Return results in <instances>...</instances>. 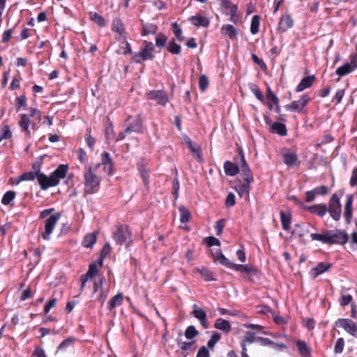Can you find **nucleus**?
Masks as SVG:
<instances>
[{"mask_svg":"<svg viewBox=\"0 0 357 357\" xmlns=\"http://www.w3.org/2000/svg\"><path fill=\"white\" fill-rule=\"evenodd\" d=\"M100 167V164L97 163L93 166L88 165L84 167L83 172L84 195L95 194L99 190L102 178L96 174V172Z\"/></svg>","mask_w":357,"mask_h":357,"instance_id":"nucleus-1","label":"nucleus"},{"mask_svg":"<svg viewBox=\"0 0 357 357\" xmlns=\"http://www.w3.org/2000/svg\"><path fill=\"white\" fill-rule=\"evenodd\" d=\"M68 170L67 165H60L59 167L50 175L40 174L38 177V182L42 190H45L50 187H54L59 184L60 180L66 177Z\"/></svg>","mask_w":357,"mask_h":357,"instance_id":"nucleus-2","label":"nucleus"},{"mask_svg":"<svg viewBox=\"0 0 357 357\" xmlns=\"http://www.w3.org/2000/svg\"><path fill=\"white\" fill-rule=\"evenodd\" d=\"M155 46L153 43L144 40L142 46L138 52L132 54V59L137 63H140L144 61L153 59Z\"/></svg>","mask_w":357,"mask_h":357,"instance_id":"nucleus-3","label":"nucleus"},{"mask_svg":"<svg viewBox=\"0 0 357 357\" xmlns=\"http://www.w3.org/2000/svg\"><path fill=\"white\" fill-rule=\"evenodd\" d=\"M131 236L132 233L128 225H121L113 232L112 238L116 244L123 245L130 244L132 241Z\"/></svg>","mask_w":357,"mask_h":357,"instance_id":"nucleus-4","label":"nucleus"},{"mask_svg":"<svg viewBox=\"0 0 357 357\" xmlns=\"http://www.w3.org/2000/svg\"><path fill=\"white\" fill-rule=\"evenodd\" d=\"M328 245H345L349 241L348 234L343 229L328 230Z\"/></svg>","mask_w":357,"mask_h":357,"instance_id":"nucleus-5","label":"nucleus"},{"mask_svg":"<svg viewBox=\"0 0 357 357\" xmlns=\"http://www.w3.org/2000/svg\"><path fill=\"white\" fill-rule=\"evenodd\" d=\"M328 212L335 221H338L341 218L342 206L336 194H333L329 199Z\"/></svg>","mask_w":357,"mask_h":357,"instance_id":"nucleus-6","label":"nucleus"},{"mask_svg":"<svg viewBox=\"0 0 357 357\" xmlns=\"http://www.w3.org/2000/svg\"><path fill=\"white\" fill-rule=\"evenodd\" d=\"M60 214L56 213L50 216L45 221V230L41 233L42 238L45 240H50V235L52 233L58 220L60 218Z\"/></svg>","mask_w":357,"mask_h":357,"instance_id":"nucleus-7","label":"nucleus"},{"mask_svg":"<svg viewBox=\"0 0 357 357\" xmlns=\"http://www.w3.org/2000/svg\"><path fill=\"white\" fill-rule=\"evenodd\" d=\"M149 100L155 101L158 105H165L169 102V97L163 90H153L146 93Z\"/></svg>","mask_w":357,"mask_h":357,"instance_id":"nucleus-8","label":"nucleus"},{"mask_svg":"<svg viewBox=\"0 0 357 357\" xmlns=\"http://www.w3.org/2000/svg\"><path fill=\"white\" fill-rule=\"evenodd\" d=\"M239 169L241 172L242 176L243 179L248 183L253 182V175L252 173L245 161L244 155L242 151L240 153V163H239Z\"/></svg>","mask_w":357,"mask_h":357,"instance_id":"nucleus-9","label":"nucleus"},{"mask_svg":"<svg viewBox=\"0 0 357 357\" xmlns=\"http://www.w3.org/2000/svg\"><path fill=\"white\" fill-rule=\"evenodd\" d=\"M336 324L354 337H357V326L349 319H339Z\"/></svg>","mask_w":357,"mask_h":357,"instance_id":"nucleus-10","label":"nucleus"},{"mask_svg":"<svg viewBox=\"0 0 357 357\" xmlns=\"http://www.w3.org/2000/svg\"><path fill=\"white\" fill-rule=\"evenodd\" d=\"M266 102L268 109L273 112H279V99L273 93L270 86H268L266 89Z\"/></svg>","mask_w":357,"mask_h":357,"instance_id":"nucleus-11","label":"nucleus"},{"mask_svg":"<svg viewBox=\"0 0 357 357\" xmlns=\"http://www.w3.org/2000/svg\"><path fill=\"white\" fill-rule=\"evenodd\" d=\"M357 68V58L354 56L350 63H346L343 66L339 67L336 70V74L340 77L344 76L352 72Z\"/></svg>","mask_w":357,"mask_h":357,"instance_id":"nucleus-12","label":"nucleus"},{"mask_svg":"<svg viewBox=\"0 0 357 357\" xmlns=\"http://www.w3.org/2000/svg\"><path fill=\"white\" fill-rule=\"evenodd\" d=\"M100 166H103V169L107 174L112 175L114 172V163L108 152H103L101 155Z\"/></svg>","mask_w":357,"mask_h":357,"instance_id":"nucleus-13","label":"nucleus"},{"mask_svg":"<svg viewBox=\"0 0 357 357\" xmlns=\"http://www.w3.org/2000/svg\"><path fill=\"white\" fill-rule=\"evenodd\" d=\"M191 314L199 321L204 328L207 329L208 328V324L206 319V313L202 308L195 304L193 305V310Z\"/></svg>","mask_w":357,"mask_h":357,"instance_id":"nucleus-14","label":"nucleus"},{"mask_svg":"<svg viewBox=\"0 0 357 357\" xmlns=\"http://www.w3.org/2000/svg\"><path fill=\"white\" fill-rule=\"evenodd\" d=\"M227 268H231L238 271L239 273H242L243 271L247 273L249 275H253L257 273V270L253 266L249 264H236L232 262H230L229 266Z\"/></svg>","mask_w":357,"mask_h":357,"instance_id":"nucleus-15","label":"nucleus"},{"mask_svg":"<svg viewBox=\"0 0 357 357\" xmlns=\"http://www.w3.org/2000/svg\"><path fill=\"white\" fill-rule=\"evenodd\" d=\"M303 208L312 214H316L319 217H324L328 212L327 206L324 204H319L312 206H303Z\"/></svg>","mask_w":357,"mask_h":357,"instance_id":"nucleus-16","label":"nucleus"},{"mask_svg":"<svg viewBox=\"0 0 357 357\" xmlns=\"http://www.w3.org/2000/svg\"><path fill=\"white\" fill-rule=\"evenodd\" d=\"M353 195H348L347 196V202L344 205V216L346 219V222L347 224H349L351 220L352 215H353Z\"/></svg>","mask_w":357,"mask_h":357,"instance_id":"nucleus-17","label":"nucleus"},{"mask_svg":"<svg viewBox=\"0 0 357 357\" xmlns=\"http://www.w3.org/2000/svg\"><path fill=\"white\" fill-rule=\"evenodd\" d=\"M211 252L215 261L226 267L229 266L231 261L222 253L220 249L211 250Z\"/></svg>","mask_w":357,"mask_h":357,"instance_id":"nucleus-18","label":"nucleus"},{"mask_svg":"<svg viewBox=\"0 0 357 357\" xmlns=\"http://www.w3.org/2000/svg\"><path fill=\"white\" fill-rule=\"evenodd\" d=\"M214 327L226 334L229 333L231 331V326L229 321L222 318H218L215 320Z\"/></svg>","mask_w":357,"mask_h":357,"instance_id":"nucleus-19","label":"nucleus"},{"mask_svg":"<svg viewBox=\"0 0 357 357\" xmlns=\"http://www.w3.org/2000/svg\"><path fill=\"white\" fill-rule=\"evenodd\" d=\"M102 259H100L98 261H93L89 265L87 272L84 275L91 280L94 276L98 275L99 268L102 267Z\"/></svg>","mask_w":357,"mask_h":357,"instance_id":"nucleus-20","label":"nucleus"},{"mask_svg":"<svg viewBox=\"0 0 357 357\" xmlns=\"http://www.w3.org/2000/svg\"><path fill=\"white\" fill-rule=\"evenodd\" d=\"M224 170L226 175L234 176L240 172L239 165H238L227 160L224 164Z\"/></svg>","mask_w":357,"mask_h":357,"instance_id":"nucleus-21","label":"nucleus"},{"mask_svg":"<svg viewBox=\"0 0 357 357\" xmlns=\"http://www.w3.org/2000/svg\"><path fill=\"white\" fill-rule=\"evenodd\" d=\"M315 80L314 75H310L303 77L300 83L297 85L296 91L301 92L307 88H310Z\"/></svg>","mask_w":357,"mask_h":357,"instance_id":"nucleus-22","label":"nucleus"},{"mask_svg":"<svg viewBox=\"0 0 357 357\" xmlns=\"http://www.w3.org/2000/svg\"><path fill=\"white\" fill-rule=\"evenodd\" d=\"M127 127L130 126H137V130H132V132H139L142 131V123L140 116L139 114H136L135 116H128L126 120Z\"/></svg>","mask_w":357,"mask_h":357,"instance_id":"nucleus-23","label":"nucleus"},{"mask_svg":"<svg viewBox=\"0 0 357 357\" xmlns=\"http://www.w3.org/2000/svg\"><path fill=\"white\" fill-rule=\"evenodd\" d=\"M189 20L193 25L196 26L207 27L210 24V20L208 18L201 15L191 16L189 18Z\"/></svg>","mask_w":357,"mask_h":357,"instance_id":"nucleus-24","label":"nucleus"},{"mask_svg":"<svg viewBox=\"0 0 357 357\" xmlns=\"http://www.w3.org/2000/svg\"><path fill=\"white\" fill-rule=\"evenodd\" d=\"M123 296L122 293H118L114 296L112 297L108 301L107 309L112 311L115 307L120 306L123 304Z\"/></svg>","mask_w":357,"mask_h":357,"instance_id":"nucleus-25","label":"nucleus"},{"mask_svg":"<svg viewBox=\"0 0 357 357\" xmlns=\"http://www.w3.org/2000/svg\"><path fill=\"white\" fill-rule=\"evenodd\" d=\"M293 26V20L289 15H285L281 17L279 22L278 29L284 32L288 29Z\"/></svg>","mask_w":357,"mask_h":357,"instance_id":"nucleus-26","label":"nucleus"},{"mask_svg":"<svg viewBox=\"0 0 357 357\" xmlns=\"http://www.w3.org/2000/svg\"><path fill=\"white\" fill-rule=\"evenodd\" d=\"M296 344L298 348V351L302 357L311 356V349L305 342L303 340H297Z\"/></svg>","mask_w":357,"mask_h":357,"instance_id":"nucleus-27","label":"nucleus"},{"mask_svg":"<svg viewBox=\"0 0 357 357\" xmlns=\"http://www.w3.org/2000/svg\"><path fill=\"white\" fill-rule=\"evenodd\" d=\"M250 183L246 182L245 183H239L235 186V190L241 197H249Z\"/></svg>","mask_w":357,"mask_h":357,"instance_id":"nucleus-28","label":"nucleus"},{"mask_svg":"<svg viewBox=\"0 0 357 357\" xmlns=\"http://www.w3.org/2000/svg\"><path fill=\"white\" fill-rule=\"evenodd\" d=\"M32 124L31 121L30 120V118L25 114H23L21 116V119L19 121V126L21 128V130L26 133V135H30V131L29 130V126Z\"/></svg>","mask_w":357,"mask_h":357,"instance_id":"nucleus-29","label":"nucleus"},{"mask_svg":"<svg viewBox=\"0 0 357 357\" xmlns=\"http://www.w3.org/2000/svg\"><path fill=\"white\" fill-rule=\"evenodd\" d=\"M137 169L140 174V176L143 180L144 185L146 189L149 187V172L145 169L142 162H139L137 164Z\"/></svg>","mask_w":357,"mask_h":357,"instance_id":"nucleus-30","label":"nucleus"},{"mask_svg":"<svg viewBox=\"0 0 357 357\" xmlns=\"http://www.w3.org/2000/svg\"><path fill=\"white\" fill-rule=\"evenodd\" d=\"M158 26L153 23H143L142 24L141 35L146 36L149 34H155L158 31Z\"/></svg>","mask_w":357,"mask_h":357,"instance_id":"nucleus-31","label":"nucleus"},{"mask_svg":"<svg viewBox=\"0 0 357 357\" xmlns=\"http://www.w3.org/2000/svg\"><path fill=\"white\" fill-rule=\"evenodd\" d=\"M270 131L273 133L278 134L280 136H286L287 135L285 125L280 122H274L273 124H271Z\"/></svg>","mask_w":357,"mask_h":357,"instance_id":"nucleus-32","label":"nucleus"},{"mask_svg":"<svg viewBox=\"0 0 357 357\" xmlns=\"http://www.w3.org/2000/svg\"><path fill=\"white\" fill-rule=\"evenodd\" d=\"M97 241L96 234L92 232L85 235L82 241V245L85 248H92Z\"/></svg>","mask_w":357,"mask_h":357,"instance_id":"nucleus-33","label":"nucleus"},{"mask_svg":"<svg viewBox=\"0 0 357 357\" xmlns=\"http://www.w3.org/2000/svg\"><path fill=\"white\" fill-rule=\"evenodd\" d=\"M221 32L223 35L233 39L237 34V29L233 25L226 24L222 26Z\"/></svg>","mask_w":357,"mask_h":357,"instance_id":"nucleus-34","label":"nucleus"},{"mask_svg":"<svg viewBox=\"0 0 357 357\" xmlns=\"http://www.w3.org/2000/svg\"><path fill=\"white\" fill-rule=\"evenodd\" d=\"M331 266L332 264L330 263L319 262L317 266L312 269L314 277H317L319 275H321L327 271Z\"/></svg>","mask_w":357,"mask_h":357,"instance_id":"nucleus-35","label":"nucleus"},{"mask_svg":"<svg viewBox=\"0 0 357 357\" xmlns=\"http://www.w3.org/2000/svg\"><path fill=\"white\" fill-rule=\"evenodd\" d=\"M340 305L342 307H345L346 305L354 303L353 301V296L351 294H347L345 291H342L340 292V297L338 300Z\"/></svg>","mask_w":357,"mask_h":357,"instance_id":"nucleus-36","label":"nucleus"},{"mask_svg":"<svg viewBox=\"0 0 357 357\" xmlns=\"http://www.w3.org/2000/svg\"><path fill=\"white\" fill-rule=\"evenodd\" d=\"M283 161L285 165L289 167H293L296 165L298 158L294 153H287L283 155Z\"/></svg>","mask_w":357,"mask_h":357,"instance_id":"nucleus-37","label":"nucleus"},{"mask_svg":"<svg viewBox=\"0 0 357 357\" xmlns=\"http://www.w3.org/2000/svg\"><path fill=\"white\" fill-rule=\"evenodd\" d=\"M197 271L200 273L202 278L205 281H215L216 279L214 278L213 273L206 267H202L197 269Z\"/></svg>","mask_w":357,"mask_h":357,"instance_id":"nucleus-38","label":"nucleus"},{"mask_svg":"<svg viewBox=\"0 0 357 357\" xmlns=\"http://www.w3.org/2000/svg\"><path fill=\"white\" fill-rule=\"evenodd\" d=\"M12 132L10 126L3 123L0 128V142L3 139H9L12 137Z\"/></svg>","mask_w":357,"mask_h":357,"instance_id":"nucleus-39","label":"nucleus"},{"mask_svg":"<svg viewBox=\"0 0 357 357\" xmlns=\"http://www.w3.org/2000/svg\"><path fill=\"white\" fill-rule=\"evenodd\" d=\"M310 237L313 241H318L322 243L328 244V230H325L321 234L312 233L310 234Z\"/></svg>","mask_w":357,"mask_h":357,"instance_id":"nucleus-40","label":"nucleus"},{"mask_svg":"<svg viewBox=\"0 0 357 357\" xmlns=\"http://www.w3.org/2000/svg\"><path fill=\"white\" fill-rule=\"evenodd\" d=\"M249 89L255 96V97L261 102H265L264 95L258 86L254 83H250L248 84Z\"/></svg>","mask_w":357,"mask_h":357,"instance_id":"nucleus-41","label":"nucleus"},{"mask_svg":"<svg viewBox=\"0 0 357 357\" xmlns=\"http://www.w3.org/2000/svg\"><path fill=\"white\" fill-rule=\"evenodd\" d=\"M178 211L180 213V222L181 223H187L189 222L191 216L189 210L184 206L181 205L178 207Z\"/></svg>","mask_w":357,"mask_h":357,"instance_id":"nucleus-42","label":"nucleus"},{"mask_svg":"<svg viewBox=\"0 0 357 357\" xmlns=\"http://www.w3.org/2000/svg\"><path fill=\"white\" fill-rule=\"evenodd\" d=\"M308 100L307 96H303L300 100L293 102L290 107L293 109L301 110L307 105Z\"/></svg>","mask_w":357,"mask_h":357,"instance_id":"nucleus-43","label":"nucleus"},{"mask_svg":"<svg viewBox=\"0 0 357 357\" xmlns=\"http://www.w3.org/2000/svg\"><path fill=\"white\" fill-rule=\"evenodd\" d=\"M280 219L282 226L284 230L288 231L290 229L291 219L289 215L286 214L284 211H280Z\"/></svg>","mask_w":357,"mask_h":357,"instance_id":"nucleus-44","label":"nucleus"},{"mask_svg":"<svg viewBox=\"0 0 357 357\" xmlns=\"http://www.w3.org/2000/svg\"><path fill=\"white\" fill-rule=\"evenodd\" d=\"M189 149L198 161L202 160V151L200 146L197 144L190 143Z\"/></svg>","mask_w":357,"mask_h":357,"instance_id":"nucleus-45","label":"nucleus"},{"mask_svg":"<svg viewBox=\"0 0 357 357\" xmlns=\"http://www.w3.org/2000/svg\"><path fill=\"white\" fill-rule=\"evenodd\" d=\"M259 17L254 15L250 24V32L252 34L255 35L259 32Z\"/></svg>","mask_w":357,"mask_h":357,"instance_id":"nucleus-46","label":"nucleus"},{"mask_svg":"<svg viewBox=\"0 0 357 357\" xmlns=\"http://www.w3.org/2000/svg\"><path fill=\"white\" fill-rule=\"evenodd\" d=\"M167 50L173 54H179L181 53V45L176 44L174 40H172L167 47Z\"/></svg>","mask_w":357,"mask_h":357,"instance_id":"nucleus-47","label":"nucleus"},{"mask_svg":"<svg viewBox=\"0 0 357 357\" xmlns=\"http://www.w3.org/2000/svg\"><path fill=\"white\" fill-rule=\"evenodd\" d=\"M15 192L12 190L7 191L1 199V203L3 205H8L15 199Z\"/></svg>","mask_w":357,"mask_h":357,"instance_id":"nucleus-48","label":"nucleus"},{"mask_svg":"<svg viewBox=\"0 0 357 357\" xmlns=\"http://www.w3.org/2000/svg\"><path fill=\"white\" fill-rule=\"evenodd\" d=\"M181 335L177 338L176 342L180 347V349L183 351H188L190 350L194 344V341L192 342H183L181 338Z\"/></svg>","mask_w":357,"mask_h":357,"instance_id":"nucleus-49","label":"nucleus"},{"mask_svg":"<svg viewBox=\"0 0 357 357\" xmlns=\"http://www.w3.org/2000/svg\"><path fill=\"white\" fill-rule=\"evenodd\" d=\"M237 6L234 5L227 10V15H230V20L234 23H237L238 20V16L237 15Z\"/></svg>","mask_w":357,"mask_h":357,"instance_id":"nucleus-50","label":"nucleus"},{"mask_svg":"<svg viewBox=\"0 0 357 357\" xmlns=\"http://www.w3.org/2000/svg\"><path fill=\"white\" fill-rule=\"evenodd\" d=\"M199 332L194 326H189L185 331V336L187 339H192L198 335Z\"/></svg>","mask_w":357,"mask_h":357,"instance_id":"nucleus-51","label":"nucleus"},{"mask_svg":"<svg viewBox=\"0 0 357 357\" xmlns=\"http://www.w3.org/2000/svg\"><path fill=\"white\" fill-rule=\"evenodd\" d=\"M138 130L137 126L126 127V128L123 131L119 133L118 137L116 139V141L119 142V141L123 140L126 137V135L132 132V130Z\"/></svg>","mask_w":357,"mask_h":357,"instance_id":"nucleus-52","label":"nucleus"},{"mask_svg":"<svg viewBox=\"0 0 357 357\" xmlns=\"http://www.w3.org/2000/svg\"><path fill=\"white\" fill-rule=\"evenodd\" d=\"M26 98L24 96H20L15 99L17 109H26Z\"/></svg>","mask_w":357,"mask_h":357,"instance_id":"nucleus-53","label":"nucleus"},{"mask_svg":"<svg viewBox=\"0 0 357 357\" xmlns=\"http://www.w3.org/2000/svg\"><path fill=\"white\" fill-rule=\"evenodd\" d=\"M344 347V340L342 337H340L336 340L335 347H334V352L335 354H341Z\"/></svg>","mask_w":357,"mask_h":357,"instance_id":"nucleus-54","label":"nucleus"},{"mask_svg":"<svg viewBox=\"0 0 357 357\" xmlns=\"http://www.w3.org/2000/svg\"><path fill=\"white\" fill-rule=\"evenodd\" d=\"M38 179V175L33 172H25L20 176V181H33Z\"/></svg>","mask_w":357,"mask_h":357,"instance_id":"nucleus-55","label":"nucleus"},{"mask_svg":"<svg viewBox=\"0 0 357 357\" xmlns=\"http://www.w3.org/2000/svg\"><path fill=\"white\" fill-rule=\"evenodd\" d=\"M204 242L207 244L208 246L211 247L213 245H216L220 247L221 243L219 239L214 236H208L204 238Z\"/></svg>","mask_w":357,"mask_h":357,"instance_id":"nucleus-56","label":"nucleus"},{"mask_svg":"<svg viewBox=\"0 0 357 357\" xmlns=\"http://www.w3.org/2000/svg\"><path fill=\"white\" fill-rule=\"evenodd\" d=\"M167 38L162 33H159L155 38V45L158 47H164L166 44Z\"/></svg>","mask_w":357,"mask_h":357,"instance_id":"nucleus-57","label":"nucleus"},{"mask_svg":"<svg viewBox=\"0 0 357 357\" xmlns=\"http://www.w3.org/2000/svg\"><path fill=\"white\" fill-rule=\"evenodd\" d=\"M255 341V333L250 332V331H248L245 333L241 342H244L245 344L246 342H248L249 344H252Z\"/></svg>","mask_w":357,"mask_h":357,"instance_id":"nucleus-58","label":"nucleus"},{"mask_svg":"<svg viewBox=\"0 0 357 357\" xmlns=\"http://www.w3.org/2000/svg\"><path fill=\"white\" fill-rule=\"evenodd\" d=\"M91 17L92 20L98 25L102 26H105V23L103 17L101 15H98L97 13H91Z\"/></svg>","mask_w":357,"mask_h":357,"instance_id":"nucleus-59","label":"nucleus"},{"mask_svg":"<svg viewBox=\"0 0 357 357\" xmlns=\"http://www.w3.org/2000/svg\"><path fill=\"white\" fill-rule=\"evenodd\" d=\"M317 195H326L328 193V188L326 185L318 186L312 190Z\"/></svg>","mask_w":357,"mask_h":357,"instance_id":"nucleus-60","label":"nucleus"},{"mask_svg":"<svg viewBox=\"0 0 357 357\" xmlns=\"http://www.w3.org/2000/svg\"><path fill=\"white\" fill-rule=\"evenodd\" d=\"M174 26V33L176 36V38H177V40L180 42L183 41V37L182 36V29H181V27L176 24V23H174L173 24Z\"/></svg>","mask_w":357,"mask_h":357,"instance_id":"nucleus-61","label":"nucleus"},{"mask_svg":"<svg viewBox=\"0 0 357 357\" xmlns=\"http://www.w3.org/2000/svg\"><path fill=\"white\" fill-rule=\"evenodd\" d=\"M225 227V220L221 219L218 220L215 225V229H216V234L220 236L222 234L223 229Z\"/></svg>","mask_w":357,"mask_h":357,"instance_id":"nucleus-62","label":"nucleus"},{"mask_svg":"<svg viewBox=\"0 0 357 357\" xmlns=\"http://www.w3.org/2000/svg\"><path fill=\"white\" fill-rule=\"evenodd\" d=\"M208 85V81L206 75L200 76L199 79V86L201 91H204Z\"/></svg>","mask_w":357,"mask_h":357,"instance_id":"nucleus-63","label":"nucleus"},{"mask_svg":"<svg viewBox=\"0 0 357 357\" xmlns=\"http://www.w3.org/2000/svg\"><path fill=\"white\" fill-rule=\"evenodd\" d=\"M196 357H210L208 349L204 346L201 347L198 350Z\"/></svg>","mask_w":357,"mask_h":357,"instance_id":"nucleus-64","label":"nucleus"}]
</instances>
